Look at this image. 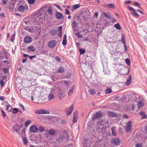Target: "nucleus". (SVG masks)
I'll list each match as a JSON object with an SVG mask.
<instances>
[{
  "label": "nucleus",
  "instance_id": "obj_28",
  "mask_svg": "<svg viewBox=\"0 0 147 147\" xmlns=\"http://www.w3.org/2000/svg\"><path fill=\"white\" fill-rule=\"evenodd\" d=\"M63 132L65 133V134L66 136V140L67 141H69L70 140V138H69L70 136L69 135L68 133L66 132V130H64L63 131Z\"/></svg>",
  "mask_w": 147,
  "mask_h": 147
},
{
  "label": "nucleus",
  "instance_id": "obj_30",
  "mask_svg": "<svg viewBox=\"0 0 147 147\" xmlns=\"http://www.w3.org/2000/svg\"><path fill=\"white\" fill-rule=\"evenodd\" d=\"M109 115L112 117H115L117 116V114L113 112H109Z\"/></svg>",
  "mask_w": 147,
  "mask_h": 147
},
{
  "label": "nucleus",
  "instance_id": "obj_26",
  "mask_svg": "<svg viewBox=\"0 0 147 147\" xmlns=\"http://www.w3.org/2000/svg\"><path fill=\"white\" fill-rule=\"evenodd\" d=\"M57 31L56 30L53 29L50 30L49 34L53 36L55 35L56 34Z\"/></svg>",
  "mask_w": 147,
  "mask_h": 147
},
{
  "label": "nucleus",
  "instance_id": "obj_62",
  "mask_svg": "<svg viewBox=\"0 0 147 147\" xmlns=\"http://www.w3.org/2000/svg\"><path fill=\"white\" fill-rule=\"evenodd\" d=\"M136 147H142V146L141 144H137L136 145Z\"/></svg>",
  "mask_w": 147,
  "mask_h": 147
},
{
  "label": "nucleus",
  "instance_id": "obj_35",
  "mask_svg": "<svg viewBox=\"0 0 147 147\" xmlns=\"http://www.w3.org/2000/svg\"><path fill=\"white\" fill-rule=\"evenodd\" d=\"M55 132V131L52 129H50L49 131V133L51 135H54Z\"/></svg>",
  "mask_w": 147,
  "mask_h": 147
},
{
  "label": "nucleus",
  "instance_id": "obj_40",
  "mask_svg": "<svg viewBox=\"0 0 147 147\" xmlns=\"http://www.w3.org/2000/svg\"><path fill=\"white\" fill-rule=\"evenodd\" d=\"M47 12L50 15L53 13V11L50 7H49L48 9L47 10Z\"/></svg>",
  "mask_w": 147,
  "mask_h": 147
},
{
  "label": "nucleus",
  "instance_id": "obj_29",
  "mask_svg": "<svg viewBox=\"0 0 147 147\" xmlns=\"http://www.w3.org/2000/svg\"><path fill=\"white\" fill-rule=\"evenodd\" d=\"M122 71H124L126 72L125 73H123V75H127V74H128L129 72V68H125L123 69Z\"/></svg>",
  "mask_w": 147,
  "mask_h": 147
},
{
  "label": "nucleus",
  "instance_id": "obj_64",
  "mask_svg": "<svg viewBox=\"0 0 147 147\" xmlns=\"http://www.w3.org/2000/svg\"><path fill=\"white\" fill-rule=\"evenodd\" d=\"M122 41L124 44H126L125 42V39L124 38H123V37H122Z\"/></svg>",
  "mask_w": 147,
  "mask_h": 147
},
{
  "label": "nucleus",
  "instance_id": "obj_17",
  "mask_svg": "<svg viewBox=\"0 0 147 147\" xmlns=\"http://www.w3.org/2000/svg\"><path fill=\"white\" fill-rule=\"evenodd\" d=\"M128 8L129 10H131L133 11L135 16L138 17L139 16V15L136 13V9L131 7H128Z\"/></svg>",
  "mask_w": 147,
  "mask_h": 147
},
{
  "label": "nucleus",
  "instance_id": "obj_36",
  "mask_svg": "<svg viewBox=\"0 0 147 147\" xmlns=\"http://www.w3.org/2000/svg\"><path fill=\"white\" fill-rule=\"evenodd\" d=\"M114 26L117 29L120 30L121 29V26L119 23L114 25Z\"/></svg>",
  "mask_w": 147,
  "mask_h": 147
},
{
  "label": "nucleus",
  "instance_id": "obj_4",
  "mask_svg": "<svg viewBox=\"0 0 147 147\" xmlns=\"http://www.w3.org/2000/svg\"><path fill=\"white\" fill-rule=\"evenodd\" d=\"M28 8V6L26 5H19L18 7V11L21 12H24L25 10Z\"/></svg>",
  "mask_w": 147,
  "mask_h": 147
},
{
  "label": "nucleus",
  "instance_id": "obj_13",
  "mask_svg": "<svg viewBox=\"0 0 147 147\" xmlns=\"http://www.w3.org/2000/svg\"><path fill=\"white\" fill-rule=\"evenodd\" d=\"M102 116V114L100 113L97 112L96 114L94 115L92 117V119H98L101 118Z\"/></svg>",
  "mask_w": 147,
  "mask_h": 147
},
{
  "label": "nucleus",
  "instance_id": "obj_27",
  "mask_svg": "<svg viewBox=\"0 0 147 147\" xmlns=\"http://www.w3.org/2000/svg\"><path fill=\"white\" fill-rule=\"evenodd\" d=\"M45 130V129L44 127L41 126L39 127L38 129V131H39L42 132Z\"/></svg>",
  "mask_w": 147,
  "mask_h": 147
},
{
  "label": "nucleus",
  "instance_id": "obj_38",
  "mask_svg": "<svg viewBox=\"0 0 147 147\" xmlns=\"http://www.w3.org/2000/svg\"><path fill=\"white\" fill-rule=\"evenodd\" d=\"M12 111L13 113L16 114L18 112V109L17 108H14L13 109Z\"/></svg>",
  "mask_w": 147,
  "mask_h": 147
},
{
  "label": "nucleus",
  "instance_id": "obj_46",
  "mask_svg": "<svg viewBox=\"0 0 147 147\" xmlns=\"http://www.w3.org/2000/svg\"><path fill=\"white\" fill-rule=\"evenodd\" d=\"M133 5L134 6H135V5H136L139 7H140V4L137 1H135L134 3V4Z\"/></svg>",
  "mask_w": 147,
  "mask_h": 147
},
{
  "label": "nucleus",
  "instance_id": "obj_19",
  "mask_svg": "<svg viewBox=\"0 0 147 147\" xmlns=\"http://www.w3.org/2000/svg\"><path fill=\"white\" fill-rule=\"evenodd\" d=\"M27 49L28 51L30 52H33L35 50V48L33 46H29Z\"/></svg>",
  "mask_w": 147,
  "mask_h": 147
},
{
  "label": "nucleus",
  "instance_id": "obj_56",
  "mask_svg": "<svg viewBox=\"0 0 147 147\" xmlns=\"http://www.w3.org/2000/svg\"><path fill=\"white\" fill-rule=\"evenodd\" d=\"M63 82L65 83L66 86H68L70 85L68 81H64Z\"/></svg>",
  "mask_w": 147,
  "mask_h": 147
},
{
  "label": "nucleus",
  "instance_id": "obj_39",
  "mask_svg": "<svg viewBox=\"0 0 147 147\" xmlns=\"http://www.w3.org/2000/svg\"><path fill=\"white\" fill-rule=\"evenodd\" d=\"M115 129V127H113L111 128V132L112 133L113 135L115 136L116 135V132L114 131V129Z\"/></svg>",
  "mask_w": 147,
  "mask_h": 147
},
{
  "label": "nucleus",
  "instance_id": "obj_22",
  "mask_svg": "<svg viewBox=\"0 0 147 147\" xmlns=\"http://www.w3.org/2000/svg\"><path fill=\"white\" fill-rule=\"evenodd\" d=\"M88 91L90 94L91 95H94L96 94L95 90L94 89H89Z\"/></svg>",
  "mask_w": 147,
  "mask_h": 147
},
{
  "label": "nucleus",
  "instance_id": "obj_8",
  "mask_svg": "<svg viewBox=\"0 0 147 147\" xmlns=\"http://www.w3.org/2000/svg\"><path fill=\"white\" fill-rule=\"evenodd\" d=\"M74 108V106L73 105H71L69 108H67L65 111L66 113V115H69L71 114Z\"/></svg>",
  "mask_w": 147,
  "mask_h": 147
},
{
  "label": "nucleus",
  "instance_id": "obj_10",
  "mask_svg": "<svg viewBox=\"0 0 147 147\" xmlns=\"http://www.w3.org/2000/svg\"><path fill=\"white\" fill-rule=\"evenodd\" d=\"M78 111H75L73 114L72 121L74 123H76L78 119Z\"/></svg>",
  "mask_w": 147,
  "mask_h": 147
},
{
  "label": "nucleus",
  "instance_id": "obj_45",
  "mask_svg": "<svg viewBox=\"0 0 147 147\" xmlns=\"http://www.w3.org/2000/svg\"><path fill=\"white\" fill-rule=\"evenodd\" d=\"M31 123V121L30 120H28L26 121L25 123V126H28Z\"/></svg>",
  "mask_w": 147,
  "mask_h": 147
},
{
  "label": "nucleus",
  "instance_id": "obj_52",
  "mask_svg": "<svg viewBox=\"0 0 147 147\" xmlns=\"http://www.w3.org/2000/svg\"><path fill=\"white\" fill-rule=\"evenodd\" d=\"M85 142H83L82 143V145L84 147H87V144L86 143L87 142V140H84Z\"/></svg>",
  "mask_w": 147,
  "mask_h": 147
},
{
  "label": "nucleus",
  "instance_id": "obj_63",
  "mask_svg": "<svg viewBox=\"0 0 147 147\" xmlns=\"http://www.w3.org/2000/svg\"><path fill=\"white\" fill-rule=\"evenodd\" d=\"M42 53L43 54L45 55H47L48 54V52L46 51H43L42 52Z\"/></svg>",
  "mask_w": 147,
  "mask_h": 147
},
{
  "label": "nucleus",
  "instance_id": "obj_57",
  "mask_svg": "<svg viewBox=\"0 0 147 147\" xmlns=\"http://www.w3.org/2000/svg\"><path fill=\"white\" fill-rule=\"evenodd\" d=\"M0 84L1 87H3V86L4 84V82L3 80H1L0 81Z\"/></svg>",
  "mask_w": 147,
  "mask_h": 147
},
{
  "label": "nucleus",
  "instance_id": "obj_49",
  "mask_svg": "<svg viewBox=\"0 0 147 147\" xmlns=\"http://www.w3.org/2000/svg\"><path fill=\"white\" fill-rule=\"evenodd\" d=\"M1 112L3 117L5 118L6 117V114L4 111L2 110L1 111Z\"/></svg>",
  "mask_w": 147,
  "mask_h": 147
},
{
  "label": "nucleus",
  "instance_id": "obj_2",
  "mask_svg": "<svg viewBox=\"0 0 147 147\" xmlns=\"http://www.w3.org/2000/svg\"><path fill=\"white\" fill-rule=\"evenodd\" d=\"M35 113L36 114H49L50 112L43 109H40L36 110Z\"/></svg>",
  "mask_w": 147,
  "mask_h": 147
},
{
  "label": "nucleus",
  "instance_id": "obj_7",
  "mask_svg": "<svg viewBox=\"0 0 147 147\" xmlns=\"http://www.w3.org/2000/svg\"><path fill=\"white\" fill-rule=\"evenodd\" d=\"M48 44L50 47L53 48L56 45V41L55 40H51L48 42Z\"/></svg>",
  "mask_w": 147,
  "mask_h": 147
},
{
  "label": "nucleus",
  "instance_id": "obj_59",
  "mask_svg": "<svg viewBox=\"0 0 147 147\" xmlns=\"http://www.w3.org/2000/svg\"><path fill=\"white\" fill-rule=\"evenodd\" d=\"M55 59L58 61L59 62H60L61 61V59L58 56H56L55 57Z\"/></svg>",
  "mask_w": 147,
  "mask_h": 147
},
{
  "label": "nucleus",
  "instance_id": "obj_34",
  "mask_svg": "<svg viewBox=\"0 0 147 147\" xmlns=\"http://www.w3.org/2000/svg\"><path fill=\"white\" fill-rule=\"evenodd\" d=\"M24 144L25 145H27L28 142V140L26 137H23L22 138Z\"/></svg>",
  "mask_w": 147,
  "mask_h": 147
},
{
  "label": "nucleus",
  "instance_id": "obj_42",
  "mask_svg": "<svg viewBox=\"0 0 147 147\" xmlns=\"http://www.w3.org/2000/svg\"><path fill=\"white\" fill-rule=\"evenodd\" d=\"M58 95L60 98H62L64 96V94L63 93L60 92L58 93Z\"/></svg>",
  "mask_w": 147,
  "mask_h": 147
},
{
  "label": "nucleus",
  "instance_id": "obj_21",
  "mask_svg": "<svg viewBox=\"0 0 147 147\" xmlns=\"http://www.w3.org/2000/svg\"><path fill=\"white\" fill-rule=\"evenodd\" d=\"M140 114L142 116V119H145L147 118V115L145 113L144 111L140 112Z\"/></svg>",
  "mask_w": 147,
  "mask_h": 147
},
{
  "label": "nucleus",
  "instance_id": "obj_3",
  "mask_svg": "<svg viewBox=\"0 0 147 147\" xmlns=\"http://www.w3.org/2000/svg\"><path fill=\"white\" fill-rule=\"evenodd\" d=\"M41 15L37 14L34 16L35 19L36 18H37L36 19H34L33 20H32V21H33L32 24H33L38 25L39 24L38 21H40L41 19V18L40 17Z\"/></svg>",
  "mask_w": 147,
  "mask_h": 147
},
{
  "label": "nucleus",
  "instance_id": "obj_25",
  "mask_svg": "<svg viewBox=\"0 0 147 147\" xmlns=\"http://www.w3.org/2000/svg\"><path fill=\"white\" fill-rule=\"evenodd\" d=\"M58 71L60 73L64 72L65 69L63 67H59L58 69Z\"/></svg>",
  "mask_w": 147,
  "mask_h": 147
},
{
  "label": "nucleus",
  "instance_id": "obj_12",
  "mask_svg": "<svg viewBox=\"0 0 147 147\" xmlns=\"http://www.w3.org/2000/svg\"><path fill=\"white\" fill-rule=\"evenodd\" d=\"M30 130L33 133H36L38 131V128L36 125H33L30 127Z\"/></svg>",
  "mask_w": 147,
  "mask_h": 147
},
{
  "label": "nucleus",
  "instance_id": "obj_16",
  "mask_svg": "<svg viewBox=\"0 0 147 147\" xmlns=\"http://www.w3.org/2000/svg\"><path fill=\"white\" fill-rule=\"evenodd\" d=\"M144 105V104L142 100H140L137 102V105L139 109L142 107Z\"/></svg>",
  "mask_w": 147,
  "mask_h": 147
},
{
  "label": "nucleus",
  "instance_id": "obj_23",
  "mask_svg": "<svg viewBox=\"0 0 147 147\" xmlns=\"http://www.w3.org/2000/svg\"><path fill=\"white\" fill-rule=\"evenodd\" d=\"M105 6L109 8H114L115 6L114 4L112 3L107 4L105 5Z\"/></svg>",
  "mask_w": 147,
  "mask_h": 147
},
{
  "label": "nucleus",
  "instance_id": "obj_43",
  "mask_svg": "<svg viewBox=\"0 0 147 147\" xmlns=\"http://www.w3.org/2000/svg\"><path fill=\"white\" fill-rule=\"evenodd\" d=\"M79 52L81 55L84 54L85 52L84 49H79Z\"/></svg>",
  "mask_w": 147,
  "mask_h": 147
},
{
  "label": "nucleus",
  "instance_id": "obj_5",
  "mask_svg": "<svg viewBox=\"0 0 147 147\" xmlns=\"http://www.w3.org/2000/svg\"><path fill=\"white\" fill-rule=\"evenodd\" d=\"M120 140L118 138H113L111 141L112 144L118 146L119 145Z\"/></svg>",
  "mask_w": 147,
  "mask_h": 147
},
{
  "label": "nucleus",
  "instance_id": "obj_14",
  "mask_svg": "<svg viewBox=\"0 0 147 147\" xmlns=\"http://www.w3.org/2000/svg\"><path fill=\"white\" fill-rule=\"evenodd\" d=\"M24 41L26 43H29L31 42L32 38L30 37L26 36L24 39Z\"/></svg>",
  "mask_w": 147,
  "mask_h": 147
},
{
  "label": "nucleus",
  "instance_id": "obj_55",
  "mask_svg": "<svg viewBox=\"0 0 147 147\" xmlns=\"http://www.w3.org/2000/svg\"><path fill=\"white\" fill-rule=\"evenodd\" d=\"M66 123V120L65 119H63L61 122V123L64 125H65Z\"/></svg>",
  "mask_w": 147,
  "mask_h": 147
},
{
  "label": "nucleus",
  "instance_id": "obj_37",
  "mask_svg": "<svg viewBox=\"0 0 147 147\" xmlns=\"http://www.w3.org/2000/svg\"><path fill=\"white\" fill-rule=\"evenodd\" d=\"M59 33L58 34V35L59 37H61L62 35V34H61V31H62V27L61 26H60L59 27Z\"/></svg>",
  "mask_w": 147,
  "mask_h": 147
},
{
  "label": "nucleus",
  "instance_id": "obj_41",
  "mask_svg": "<svg viewBox=\"0 0 147 147\" xmlns=\"http://www.w3.org/2000/svg\"><path fill=\"white\" fill-rule=\"evenodd\" d=\"M125 62L126 63L127 65H129L131 63V61L129 59H125Z\"/></svg>",
  "mask_w": 147,
  "mask_h": 147
},
{
  "label": "nucleus",
  "instance_id": "obj_61",
  "mask_svg": "<svg viewBox=\"0 0 147 147\" xmlns=\"http://www.w3.org/2000/svg\"><path fill=\"white\" fill-rule=\"evenodd\" d=\"M65 11H66L65 14L66 15H69L70 14V13L68 9H66L65 10Z\"/></svg>",
  "mask_w": 147,
  "mask_h": 147
},
{
  "label": "nucleus",
  "instance_id": "obj_20",
  "mask_svg": "<svg viewBox=\"0 0 147 147\" xmlns=\"http://www.w3.org/2000/svg\"><path fill=\"white\" fill-rule=\"evenodd\" d=\"M67 36L66 34H65L63 36V38L62 42V44L63 45H65L67 43L66 39Z\"/></svg>",
  "mask_w": 147,
  "mask_h": 147
},
{
  "label": "nucleus",
  "instance_id": "obj_58",
  "mask_svg": "<svg viewBox=\"0 0 147 147\" xmlns=\"http://www.w3.org/2000/svg\"><path fill=\"white\" fill-rule=\"evenodd\" d=\"M76 35L77 36L78 38H81L82 37V34L80 35L79 32L76 34Z\"/></svg>",
  "mask_w": 147,
  "mask_h": 147
},
{
  "label": "nucleus",
  "instance_id": "obj_33",
  "mask_svg": "<svg viewBox=\"0 0 147 147\" xmlns=\"http://www.w3.org/2000/svg\"><path fill=\"white\" fill-rule=\"evenodd\" d=\"M111 92V89L109 88H107L105 90V92L107 94H109Z\"/></svg>",
  "mask_w": 147,
  "mask_h": 147
},
{
  "label": "nucleus",
  "instance_id": "obj_18",
  "mask_svg": "<svg viewBox=\"0 0 147 147\" xmlns=\"http://www.w3.org/2000/svg\"><path fill=\"white\" fill-rule=\"evenodd\" d=\"M102 14L103 15L105 16L107 18L109 19H111V13L110 12H106L104 11L102 12Z\"/></svg>",
  "mask_w": 147,
  "mask_h": 147
},
{
  "label": "nucleus",
  "instance_id": "obj_6",
  "mask_svg": "<svg viewBox=\"0 0 147 147\" xmlns=\"http://www.w3.org/2000/svg\"><path fill=\"white\" fill-rule=\"evenodd\" d=\"M23 126L22 124H16L15 125L13 126V128L14 131H16L17 133H19V130Z\"/></svg>",
  "mask_w": 147,
  "mask_h": 147
},
{
  "label": "nucleus",
  "instance_id": "obj_48",
  "mask_svg": "<svg viewBox=\"0 0 147 147\" xmlns=\"http://www.w3.org/2000/svg\"><path fill=\"white\" fill-rule=\"evenodd\" d=\"M9 68L8 67H6L4 68L3 69V71L4 73H7L8 72Z\"/></svg>",
  "mask_w": 147,
  "mask_h": 147
},
{
  "label": "nucleus",
  "instance_id": "obj_32",
  "mask_svg": "<svg viewBox=\"0 0 147 147\" xmlns=\"http://www.w3.org/2000/svg\"><path fill=\"white\" fill-rule=\"evenodd\" d=\"M74 88V86H72L71 88L70 89L68 93V94L69 96H70L73 91V90Z\"/></svg>",
  "mask_w": 147,
  "mask_h": 147
},
{
  "label": "nucleus",
  "instance_id": "obj_31",
  "mask_svg": "<svg viewBox=\"0 0 147 147\" xmlns=\"http://www.w3.org/2000/svg\"><path fill=\"white\" fill-rule=\"evenodd\" d=\"M54 95L53 94L51 93L48 96V99L49 100H52L54 98Z\"/></svg>",
  "mask_w": 147,
  "mask_h": 147
},
{
  "label": "nucleus",
  "instance_id": "obj_9",
  "mask_svg": "<svg viewBox=\"0 0 147 147\" xmlns=\"http://www.w3.org/2000/svg\"><path fill=\"white\" fill-rule=\"evenodd\" d=\"M65 140V137L63 134H61L59 135L58 140L59 142L60 143L64 141Z\"/></svg>",
  "mask_w": 147,
  "mask_h": 147
},
{
  "label": "nucleus",
  "instance_id": "obj_24",
  "mask_svg": "<svg viewBox=\"0 0 147 147\" xmlns=\"http://www.w3.org/2000/svg\"><path fill=\"white\" fill-rule=\"evenodd\" d=\"M80 7V5L79 4H77L74 5L72 7V11H74L76 9L79 8Z\"/></svg>",
  "mask_w": 147,
  "mask_h": 147
},
{
  "label": "nucleus",
  "instance_id": "obj_47",
  "mask_svg": "<svg viewBox=\"0 0 147 147\" xmlns=\"http://www.w3.org/2000/svg\"><path fill=\"white\" fill-rule=\"evenodd\" d=\"M15 34L14 33L12 35L11 38V42H13L14 40V38L15 37Z\"/></svg>",
  "mask_w": 147,
  "mask_h": 147
},
{
  "label": "nucleus",
  "instance_id": "obj_60",
  "mask_svg": "<svg viewBox=\"0 0 147 147\" xmlns=\"http://www.w3.org/2000/svg\"><path fill=\"white\" fill-rule=\"evenodd\" d=\"M128 118V116L126 115H123V118L125 119H127Z\"/></svg>",
  "mask_w": 147,
  "mask_h": 147
},
{
  "label": "nucleus",
  "instance_id": "obj_54",
  "mask_svg": "<svg viewBox=\"0 0 147 147\" xmlns=\"http://www.w3.org/2000/svg\"><path fill=\"white\" fill-rule=\"evenodd\" d=\"M28 30L30 32H32L34 31L33 27H30L28 29Z\"/></svg>",
  "mask_w": 147,
  "mask_h": 147
},
{
  "label": "nucleus",
  "instance_id": "obj_11",
  "mask_svg": "<svg viewBox=\"0 0 147 147\" xmlns=\"http://www.w3.org/2000/svg\"><path fill=\"white\" fill-rule=\"evenodd\" d=\"M56 18L59 20H61L64 18L63 14L60 12H56L55 14Z\"/></svg>",
  "mask_w": 147,
  "mask_h": 147
},
{
  "label": "nucleus",
  "instance_id": "obj_53",
  "mask_svg": "<svg viewBox=\"0 0 147 147\" xmlns=\"http://www.w3.org/2000/svg\"><path fill=\"white\" fill-rule=\"evenodd\" d=\"M18 105H19V106H20V107H21L23 109V110L24 111H25V109L24 108V106L22 105L20 103H19Z\"/></svg>",
  "mask_w": 147,
  "mask_h": 147
},
{
  "label": "nucleus",
  "instance_id": "obj_15",
  "mask_svg": "<svg viewBox=\"0 0 147 147\" xmlns=\"http://www.w3.org/2000/svg\"><path fill=\"white\" fill-rule=\"evenodd\" d=\"M132 80V77L131 75H129L128 78L127 79V81L125 83L126 84L127 86H129L131 84Z\"/></svg>",
  "mask_w": 147,
  "mask_h": 147
},
{
  "label": "nucleus",
  "instance_id": "obj_1",
  "mask_svg": "<svg viewBox=\"0 0 147 147\" xmlns=\"http://www.w3.org/2000/svg\"><path fill=\"white\" fill-rule=\"evenodd\" d=\"M131 123L132 122L131 121H129L126 123V125L124 128L127 132H129L131 130L132 127Z\"/></svg>",
  "mask_w": 147,
  "mask_h": 147
},
{
  "label": "nucleus",
  "instance_id": "obj_51",
  "mask_svg": "<svg viewBox=\"0 0 147 147\" xmlns=\"http://www.w3.org/2000/svg\"><path fill=\"white\" fill-rule=\"evenodd\" d=\"M77 25V22L75 21H74L72 24V26L74 28V27H76Z\"/></svg>",
  "mask_w": 147,
  "mask_h": 147
},
{
  "label": "nucleus",
  "instance_id": "obj_50",
  "mask_svg": "<svg viewBox=\"0 0 147 147\" xmlns=\"http://www.w3.org/2000/svg\"><path fill=\"white\" fill-rule=\"evenodd\" d=\"M35 2L34 0H28V2L30 4H33Z\"/></svg>",
  "mask_w": 147,
  "mask_h": 147
},
{
  "label": "nucleus",
  "instance_id": "obj_44",
  "mask_svg": "<svg viewBox=\"0 0 147 147\" xmlns=\"http://www.w3.org/2000/svg\"><path fill=\"white\" fill-rule=\"evenodd\" d=\"M25 130L23 129L21 132V136H22V138L23 137H25Z\"/></svg>",
  "mask_w": 147,
  "mask_h": 147
}]
</instances>
